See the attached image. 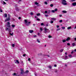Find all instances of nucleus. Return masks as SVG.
<instances>
[{"instance_id":"obj_59","label":"nucleus","mask_w":76,"mask_h":76,"mask_svg":"<svg viewBox=\"0 0 76 76\" xmlns=\"http://www.w3.org/2000/svg\"><path fill=\"white\" fill-rule=\"evenodd\" d=\"M74 39H75V41H76V37L74 38Z\"/></svg>"},{"instance_id":"obj_25","label":"nucleus","mask_w":76,"mask_h":76,"mask_svg":"<svg viewBox=\"0 0 76 76\" xmlns=\"http://www.w3.org/2000/svg\"><path fill=\"white\" fill-rule=\"evenodd\" d=\"M12 28H14V27H15V25H12Z\"/></svg>"},{"instance_id":"obj_48","label":"nucleus","mask_w":76,"mask_h":76,"mask_svg":"<svg viewBox=\"0 0 76 76\" xmlns=\"http://www.w3.org/2000/svg\"><path fill=\"white\" fill-rule=\"evenodd\" d=\"M41 25L42 26L44 25V23H41Z\"/></svg>"},{"instance_id":"obj_13","label":"nucleus","mask_w":76,"mask_h":76,"mask_svg":"<svg viewBox=\"0 0 76 76\" xmlns=\"http://www.w3.org/2000/svg\"><path fill=\"white\" fill-rule=\"evenodd\" d=\"M17 63L18 64L19 63V61H18V60H16V61H15V63Z\"/></svg>"},{"instance_id":"obj_24","label":"nucleus","mask_w":76,"mask_h":76,"mask_svg":"<svg viewBox=\"0 0 76 76\" xmlns=\"http://www.w3.org/2000/svg\"><path fill=\"white\" fill-rule=\"evenodd\" d=\"M51 11L50 10L48 11V14H50Z\"/></svg>"},{"instance_id":"obj_3","label":"nucleus","mask_w":76,"mask_h":76,"mask_svg":"<svg viewBox=\"0 0 76 76\" xmlns=\"http://www.w3.org/2000/svg\"><path fill=\"white\" fill-rule=\"evenodd\" d=\"M62 4L63 5H67V4L66 3V0H62Z\"/></svg>"},{"instance_id":"obj_63","label":"nucleus","mask_w":76,"mask_h":76,"mask_svg":"<svg viewBox=\"0 0 76 76\" xmlns=\"http://www.w3.org/2000/svg\"><path fill=\"white\" fill-rule=\"evenodd\" d=\"M55 72L56 73H57V70L55 71Z\"/></svg>"},{"instance_id":"obj_43","label":"nucleus","mask_w":76,"mask_h":76,"mask_svg":"<svg viewBox=\"0 0 76 76\" xmlns=\"http://www.w3.org/2000/svg\"><path fill=\"white\" fill-rule=\"evenodd\" d=\"M12 47H15V44H12Z\"/></svg>"},{"instance_id":"obj_12","label":"nucleus","mask_w":76,"mask_h":76,"mask_svg":"<svg viewBox=\"0 0 76 76\" xmlns=\"http://www.w3.org/2000/svg\"><path fill=\"white\" fill-rule=\"evenodd\" d=\"M29 32H30V33H32L33 32H34V31L33 30H30L29 31Z\"/></svg>"},{"instance_id":"obj_53","label":"nucleus","mask_w":76,"mask_h":76,"mask_svg":"<svg viewBox=\"0 0 76 76\" xmlns=\"http://www.w3.org/2000/svg\"><path fill=\"white\" fill-rule=\"evenodd\" d=\"M16 75V73H14V74H12V75Z\"/></svg>"},{"instance_id":"obj_50","label":"nucleus","mask_w":76,"mask_h":76,"mask_svg":"<svg viewBox=\"0 0 76 76\" xmlns=\"http://www.w3.org/2000/svg\"><path fill=\"white\" fill-rule=\"evenodd\" d=\"M38 35L39 36V35H40V33H38Z\"/></svg>"},{"instance_id":"obj_44","label":"nucleus","mask_w":76,"mask_h":76,"mask_svg":"<svg viewBox=\"0 0 76 76\" xmlns=\"http://www.w3.org/2000/svg\"><path fill=\"white\" fill-rule=\"evenodd\" d=\"M63 22V20H60L59 21V22H60V23H61V22Z\"/></svg>"},{"instance_id":"obj_31","label":"nucleus","mask_w":76,"mask_h":76,"mask_svg":"<svg viewBox=\"0 0 76 76\" xmlns=\"http://www.w3.org/2000/svg\"><path fill=\"white\" fill-rule=\"evenodd\" d=\"M53 22H54L53 20H51L50 21V23H53Z\"/></svg>"},{"instance_id":"obj_58","label":"nucleus","mask_w":76,"mask_h":76,"mask_svg":"<svg viewBox=\"0 0 76 76\" xmlns=\"http://www.w3.org/2000/svg\"><path fill=\"white\" fill-rule=\"evenodd\" d=\"M65 54L67 55V52L65 53Z\"/></svg>"},{"instance_id":"obj_64","label":"nucleus","mask_w":76,"mask_h":76,"mask_svg":"<svg viewBox=\"0 0 76 76\" xmlns=\"http://www.w3.org/2000/svg\"><path fill=\"white\" fill-rule=\"evenodd\" d=\"M75 51H76V49H75Z\"/></svg>"},{"instance_id":"obj_20","label":"nucleus","mask_w":76,"mask_h":76,"mask_svg":"<svg viewBox=\"0 0 76 76\" xmlns=\"http://www.w3.org/2000/svg\"><path fill=\"white\" fill-rule=\"evenodd\" d=\"M22 1V0H18V3L19 4H20V3H20V2H21Z\"/></svg>"},{"instance_id":"obj_42","label":"nucleus","mask_w":76,"mask_h":76,"mask_svg":"<svg viewBox=\"0 0 76 76\" xmlns=\"http://www.w3.org/2000/svg\"><path fill=\"white\" fill-rule=\"evenodd\" d=\"M45 16L46 17H48V16H49V15H45Z\"/></svg>"},{"instance_id":"obj_9","label":"nucleus","mask_w":76,"mask_h":76,"mask_svg":"<svg viewBox=\"0 0 76 76\" xmlns=\"http://www.w3.org/2000/svg\"><path fill=\"white\" fill-rule=\"evenodd\" d=\"M1 2L3 4H6V3L4 1H1Z\"/></svg>"},{"instance_id":"obj_47","label":"nucleus","mask_w":76,"mask_h":76,"mask_svg":"<svg viewBox=\"0 0 76 76\" xmlns=\"http://www.w3.org/2000/svg\"><path fill=\"white\" fill-rule=\"evenodd\" d=\"M40 29L41 31H42V28H40Z\"/></svg>"},{"instance_id":"obj_52","label":"nucleus","mask_w":76,"mask_h":76,"mask_svg":"<svg viewBox=\"0 0 76 76\" xmlns=\"http://www.w3.org/2000/svg\"><path fill=\"white\" fill-rule=\"evenodd\" d=\"M26 56V54H24L23 55V57H25Z\"/></svg>"},{"instance_id":"obj_61","label":"nucleus","mask_w":76,"mask_h":76,"mask_svg":"<svg viewBox=\"0 0 76 76\" xmlns=\"http://www.w3.org/2000/svg\"><path fill=\"white\" fill-rule=\"evenodd\" d=\"M37 37L36 35H35L34 36V37Z\"/></svg>"},{"instance_id":"obj_51","label":"nucleus","mask_w":76,"mask_h":76,"mask_svg":"<svg viewBox=\"0 0 76 76\" xmlns=\"http://www.w3.org/2000/svg\"><path fill=\"white\" fill-rule=\"evenodd\" d=\"M56 27H57V28H59V26L57 25L56 26Z\"/></svg>"},{"instance_id":"obj_46","label":"nucleus","mask_w":76,"mask_h":76,"mask_svg":"<svg viewBox=\"0 0 76 76\" xmlns=\"http://www.w3.org/2000/svg\"><path fill=\"white\" fill-rule=\"evenodd\" d=\"M59 30H60V28H58L56 30V31H59Z\"/></svg>"},{"instance_id":"obj_30","label":"nucleus","mask_w":76,"mask_h":76,"mask_svg":"<svg viewBox=\"0 0 76 76\" xmlns=\"http://www.w3.org/2000/svg\"><path fill=\"white\" fill-rule=\"evenodd\" d=\"M31 15H34V13L32 12H30Z\"/></svg>"},{"instance_id":"obj_45","label":"nucleus","mask_w":76,"mask_h":76,"mask_svg":"<svg viewBox=\"0 0 76 76\" xmlns=\"http://www.w3.org/2000/svg\"><path fill=\"white\" fill-rule=\"evenodd\" d=\"M45 13H48V12L47 11H45Z\"/></svg>"},{"instance_id":"obj_15","label":"nucleus","mask_w":76,"mask_h":76,"mask_svg":"<svg viewBox=\"0 0 76 76\" xmlns=\"http://www.w3.org/2000/svg\"><path fill=\"white\" fill-rule=\"evenodd\" d=\"M51 20H56V18H51Z\"/></svg>"},{"instance_id":"obj_34","label":"nucleus","mask_w":76,"mask_h":76,"mask_svg":"<svg viewBox=\"0 0 76 76\" xmlns=\"http://www.w3.org/2000/svg\"><path fill=\"white\" fill-rule=\"evenodd\" d=\"M36 20H37L39 21V20H40V19H39V18H37Z\"/></svg>"},{"instance_id":"obj_57","label":"nucleus","mask_w":76,"mask_h":76,"mask_svg":"<svg viewBox=\"0 0 76 76\" xmlns=\"http://www.w3.org/2000/svg\"><path fill=\"white\" fill-rule=\"evenodd\" d=\"M72 1H75V0H71Z\"/></svg>"},{"instance_id":"obj_7","label":"nucleus","mask_w":76,"mask_h":76,"mask_svg":"<svg viewBox=\"0 0 76 76\" xmlns=\"http://www.w3.org/2000/svg\"><path fill=\"white\" fill-rule=\"evenodd\" d=\"M63 57V59H64L65 60H67V56H64Z\"/></svg>"},{"instance_id":"obj_11","label":"nucleus","mask_w":76,"mask_h":76,"mask_svg":"<svg viewBox=\"0 0 76 76\" xmlns=\"http://www.w3.org/2000/svg\"><path fill=\"white\" fill-rule=\"evenodd\" d=\"M72 6H76V3L74 2L72 4Z\"/></svg>"},{"instance_id":"obj_14","label":"nucleus","mask_w":76,"mask_h":76,"mask_svg":"<svg viewBox=\"0 0 76 76\" xmlns=\"http://www.w3.org/2000/svg\"><path fill=\"white\" fill-rule=\"evenodd\" d=\"M4 18H7V14H4Z\"/></svg>"},{"instance_id":"obj_26","label":"nucleus","mask_w":76,"mask_h":76,"mask_svg":"<svg viewBox=\"0 0 76 76\" xmlns=\"http://www.w3.org/2000/svg\"><path fill=\"white\" fill-rule=\"evenodd\" d=\"M61 28H62V29H65L66 28L65 27H61Z\"/></svg>"},{"instance_id":"obj_1","label":"nucleus","mask_w":76,"mask_h":76,"mask_svg":"<svg viewBox=\"0 0 76 76\" xmlns=\"http://www.w3.org/2000/svg\"><path fill=\"white\" fill-rule=\"evenodd\" d=\"M24 22L25 23V24L26 26H29L31 24V22H28L27 20L26 19L24 20Z\"/></svg>"},{"instance_id":"obj_60","label":"nucleus","mask_w":76,"mask_h":76,"mask_svg":"<svg viewBox=\"0 0 76 76\" xmlns=\"http://www.w3.org/2000/svg\"><path fill=\"white\" fill-rule=\"evenodd\" d=\"M71 54H73V51H72L71 53Z\"/></svg>"},{"instance_id":"obj_5","label":"nucleus","mask_w":76,"mask_h":76,"mask_svg":"<svg viewBox=\"0 0 76 76\" xmlns=\"http://www.w3.org/2000/svg\"><path fill=\"white\" fill-rule=\"evenodd\" d=\"M10 22H7V27H8V28H10Z\"/></svg>"},{"instance_id":"obj_62","label":"nucleus","mask_w":76,"mask_h":76,"mask_svg":"<svg viewBox=\"0 0 76 76\" xmlns=\"http://www.w3.org/2000/svg\"><path fill=\"white\" fill-rule=\"evenodd\" d=\"M35 18H38V17H36V16H35Z\"/></svg>"},{"instance_id":"obj_55","label":"nucleus","mask_w":76,"mask_h":76,"mask_svg":"<svg viewBox=\"0 0 76 76\" xmlns=\"http://www.w3.org/2000/svg\"><path fill=\"white\" fill-rule=\"evenodd\" d=\"M59 16L60 17H61V16H62V15H60Z\"/></svg>"},{"instance_id":"obj_17","label":"nucleus","mask_w":76,"mask_h":76,"mask_svg":"<svg viewBox=\"0 0 76 76\" xmlns=\"http://www.w3.org/2000/svg\"><path fill=\"white\" fill-rule=\"evenodd\" d=\"M63 42H66V39H64L62 40Z\"/></svg>"},{"instance_id":"obj_22","label":"nucleus","mask_w":76,"mask_h":76,"mask_svg":"<svg viewBox=\"0 0 76 76\" xmlns=\"http://www.w3.org/2000/svg\"><path fill=\"white\" fill-rule=\"evenodd\" d=\"M10 35H11V36H13V33H12V34H11V33H10Z\"/></svg>"},{"instance_id":"obj_39","label":"nucleus","mask_w":76,"mask_h":76,"mask_svg":"<svg viewBox=\"0 0 76 76\" xmlns=\"http://www.w3.org/2000/svg\"><path fill=\"white\" fill-rule=\"evenodd\" d=\"M67 45H68L69 46H70V44L69 43H67Z\"/></svg>"},{"instance_id":"obj_49","label":"nucleus","mask_w":76,"mask_h":76,"mask_svg":"<svg viewBox=\"0 0 76 76\" xmlns=\"http://www.w3.org/2000/svg\"><path fill=\"white\" fill-rule=\"evenodd\" d=\"M28 61H31V58H28Z\"/></svg>"},{"instance_id":"obj_21","label":"nucleus","mask_w":76,"mask_h":76,"mask_svg":"<svg viewBox=\"0 0 76 76\" xmlns=\"http://www.w3.org/2000/svg\"><path fill=\"white\" fill-rule=\"evenodd\" d=\"M69 57H70L71 58H72L73 57V56H72L71 55H69Z\"/></svg>"},{"instance_id":"obj_27","label":"nucleus","mask_w":76,"mask_h":76,"mask_svg":"<svg viewBox=\"0 0 76 76\" xmlns=\"http://www.w3.org/2000/svg\"><path fill=\"white\" fill-rule=\"evenodd\" d=\"M0 12H3V10H1V7H0Z\"/></svg>"},{"instance_id":"obj_29","label":"nucleus","mask_w":76,"mask_h":76,"mask_svg":"<svg viewBox=\"0 0 76 76\" xmlns=\"http://www.w3.org/2000/svg\"><path fill=\"white\" fill-rule=\"evenodd\" d=\"M37 16H39L40 15H41V14L40 13H38L37 14Z\"/></svg>"},{"instance_id":"obj_56","label":"nucleus","mask_w":76,"mask_h":76,"mask_svg":"<svg viewBox=\"0 0 76 76\" xmlns=\"http://www.w3.org/2000/svg\"><path fill=\"white\" fill-rule=\"evenodd\" d=\"M54 67H57V65H54Z\"/></svg>"},{"instance_id":"obj_37","label":"nucleus","mask_w":76,"mask_h":76,"mask_svg":"<svg viewBox=\"0 0 76 76\" xmlns=\"http://www.w3.org/2000/svg\"><path fill=\"white\" fill-rule=\"evenodd\" d=\"M48 37L49 38H52V36H50V35H49L48 36Z\"/></svg>"},{"instance_id":"obj_18","label":"nucleus","mask_w":76,"mask_h":76,"mask_svg":"<svg viewBox=\"0 0 76 76\" xmlns=\"http://www.w3.org/2000/svg\"><path fill=\"white\" fill-rule=\"evenodd\" d=\"M71 28H72V27L71 26L68 27H67V29H71Z\"/></svg>"},{"instance_id":"obj_23","label":"nucleus","mask_w":76,"mask_h":76,"mask_svg":"<svg viewBox=\"0 0 76 76\" xmlns=\"http://www.w3.org/2000/svg\"><path fill=\"white\" fill-rule=\"evenodd\" d=\"M38 4H39V3H38L37 2H35V4H36V5H38Z\"/></svg>"},{"instance_id":"obj_36","label":"nucleus","mask_w":76,"mask_h":76,"mask_svg":"<svg viewBox=\"0 0 76 76\" xmlns=\"http://www.w3.org/2000/svg\"><path fill=\"white\" fill-rule=\"evenodd\" d=\"M48 67H49V68H50V69H51L52 68L51 66H48Z\"/></svg>"},{"instance_id":"obj_10","label":"nucleus","mask_w":76,"mask_h":76,"mask_svg":"<svg viewBox=\"0 0 76 76\" xmlns=\"http://www.w3.org/2000/svg\"><path fill=\"white\" fill-rule=\"evenodd\" d=\"M70 37H68L66 39V41H69V40H70Z\"/></svg>"},{"instance_id":"obj_32","label":"nucleus","mask_w":76,"mask_h":76,"mask_svg":"<svg viewBox=\"0 0 76 76\" xmlns=\"http://www.w3.org/2000/svg\"><path fill=\"white\" fill-rule=\"evenodd\" d=\"M62 51H63V49H62L60 50V52L61 53H62Z\"/></svg>"},{"instance_id":"obj_4","label":"nucleus","mask_w":76,"mask_h":76,"mask_svg":"<svg viewBox=\"0 0 76 76\" xmlns=\"http://www.w3.org/2000/svg\"><path fill=\"white\" fill-rule=\"evenodd\" d=\"M6 31H9V32H11V28H7L5 29Z\"/></svg>"},{"instance_id":"obj_8","label":"nucleus","mask_w":76,"mask_h":76,"mask_svg":"<svg viewBox=\"0 0 76 76\" xmlns=\"http://www.w3.org/2000/svg\"><path fill=\"white\" fill-rule=\"evenodd\" d=\"M20 70H21V74H22H22H23V72H24V71H23V69H21Z\"/></svg>"},{"instance_id":"obj_41","label":"nucleus","mask_w":76,"mask_h":76,"mask_svg":"<svg viewBox=\"0 0 76 76\" xmlns=\"http://www.w3.org/2000/svg\"><path fill=\"white\" fill-rule=\"evenodd\" d=\"M54 10L55 11V12H57V9H55Z\"/></svg>"},{"instance_id":"obj_33","label":"nucleus","mask_w":76,"mask_h":76,"mask_svg":"<svg viewBox=\"0 0 76 76\" xmlns=\"http://www.w3.org/2000/svg\"><path fill=\"white\" fill-rule=\"evenodd\" d=\"M52 13H54V12H55V11L54 10H52Z\"/></svg>"},{"instance_id":"obj_16","label":"nucleus","mask_w":76,"mask_h":76,"mask_svg":"<svg viewBox=\"0 0 76 76\" xmlns=\"http://www.w3.org/2000/svg\"><path fill=\"white\" fill-rule=\"evenodd\" d=\"M62 12L64 13H67V11H66L65 10H63L62 11Z\"/></svg>"},{"instance_id":"obj_28","label":"nucleus","mask_w":76,"mask_h":76,"mask_svg":"<svg viewBox=\"0 0 76 76\" xmlns=\"http://www.w3.org/2000/svg\"><path fill=\"white\" fill-rule=\"evenodd\" d=\"M44 3L45 4H48V3H47V1H45V2H44Z\"/></svg>"},{"instance_id":"obj_54","label":"nucleus","mask_w":76,"mask_h":76,"mask_svg":"<svg viewBox=\"0 0 76 76\" xmlns=\"http://www.w3.org/2000/svg\"><path fill=\"white\" fill-rule=\"evenodd\" d=\"M18 19H21V17H19L18 18Z\"/></svg>"},{"instance_id":"obj_19","label":"nucleus","mask_w":76,"mask_h":76,"mask_svg":"<svg viewBox=\"0 0 76 76\" xmlns=\"http://www.w3.org/2000/svg\"><path fill=\"white\" fill-rule=\"evenodd\" d=\"M72 45L73 47H75V43L74 42L72 44Z\"/></svg>"},{"instance_id":"obj_6","label":"nucleus","mask_w":76,"mask_h":76,"mask_svg":"<svg viewBox=\"0 0 76 76\" xmlns=\"http://www.w3.org/2000/svg\"><path fill=\"white\" fill-rule=\"evenodd\" d=\"M9 20H10V17H9L8 18H7L5 20V22H7Z\"/></svg>"},{"instance_id":"obj_35","label":"nucleus","mask_w":76,"mask_h":76,"mask_svg":"<svg viewBox=\"0 0 76 76\" xmlns=\"http://www.w3.org/2000/svg\"><path fill=\"white\" fill-rule=\"evenodd\" d=\"M50 6L51 7H53V4H51L50 5Z\"/></svg>"},{"instance_id":"obj_2","label":"nucleus","mask_w":76,"mask_h":76,"mask_svg":"<svg viewBox=\"0 0 76 76\" xmlns=\"http://www.w3.org/2000/svg\"><path fill=\"white\" fill-rule=\"evenodd\" d=\"M50 30L46 28L45 27L44 28V33L45 34H46V33H48V32H49Z\"/></svg>"},{"instance_id":"obj_38","label":"nucleus","mask_w":76,"mask_h":76,"mask_svg":"<svg viewBox=\"0 0 76 76\" xmlns=\"http://www.w3.org/2000/svg\"><path fill=\"white\" fill-rule=\"evenodd\" d=\"M26 73H29V71L28 70L26 71Z\"/></svg>"},{"instance_id":"obj_40","label":"nucleus","mask_w":76,"mask_h":76,"mask_svg":"<svg viewBox=\"0 0 76 76\" xmlns=\"http://www.w3.org/2000/svg\"><path fill=\"white\" fill-rule=\"evenodd\" d=\"M37 42H39H39H40V41H39V39H37Z\"/></svg>"}]
</instances>
